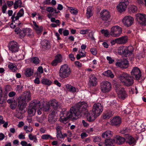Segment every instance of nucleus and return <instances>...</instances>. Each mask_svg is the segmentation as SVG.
Here are the masks:
<instances>
[{"mask_svg":"<svg viewBox=\"0 0 146 146\" xmlns=\"http://www.w3.org/2000/svg\"><path fill=\"white\" fill-rule=\"evenodd\" d=\"M104 75L108 77L113 78L114 77V75L112 73L111 70H108L105 71L103 73Z\"/></svg>","mask_w":146,"mask_h":146,"instance_id":"nucleus-35","label":"nucleus"},{"mask_svg":"<svg viewBox=\"0 0 146 146\" xmlns=\"http://www.w3.org/2000/svg\"><path fill=\"white\" fill-rule=\"evenodd\" d=\"M129 4V2L128 0H121L116 6L117 11L120 13L125 12Z\"/></svg>","mask_w":146,"mask_h":146,"instance_id":"nucleus-8","label":"nucleus"},{"mask_svg":"<svg viewBox=\"0 0 146 146\" xmlns=\"http://www.w3.org/2000/svg\"><path fill=\"white\" fill-rule=\"evenodd\" d=\"M103 107L100 103L95 104L93 106L92 112L95 115L99 116L103 111Z\"/></svg>","mask_w":146,"mask_h":146,"instance_id":"nucleus-7","label":"nucleus"},{"mask_svg":"<svg viewBox=\"0 0 146 146\" xmlns=\"http://www.w3.org/2000/svg\"><path fill=\"white\" fill-rule=\"evenodd\" d=\"M101 32L106 37H108L110 34L109 31L107 30L102 29L101 30Z\"/></svg>","mask_w":146,"mask_h":146,"instance_id":"nucleus-50","label":"nucleus"},{"mask_svg":"<svg viewBox=\"0 0 146 146\" xmlns=\"http://www.w3.org/2000/svg\"><path fill=\"white\" fill-rule=\"evenodd\" d=\"M115 140V143L118 144H122L125 141H126V139L121 136H119L117 137Z\"/></svg>","mask_w":146,"mask_h":146,"instance_id":"nucleus-31","label":"nucleus"},{"mask_svg":"<svg viewBox=\"0 0 146 146\" xmlns=\"http://www.w3.org/2000/svg\"><path fill=\"white\" fill-rule=\"evenodd\" d=\"M122 68H126L128 66L129 64L127 60L124 59L121 61Z\"/></svg>","mask_w":146,"mask_h":146,"instance_id":"nucleus-40","label":"nucleus"},{"mask_svg":"<svg viewBox=\"0 0 146 146\" xmlns=\"http://www.w3.org/2000/svg\"><path fill=\"white\" fill-rule=\"evenodd\" d=\"M112 116L111 114L110 113H107L103 115V118L105 119H108Z\"/></svg>","mask_w":146,"mask_h":146,"instance_id":"nucleus-54","label":"nucleus"},{"mask_svg":"<svg viewBox=\"0 0 146 146\" xmlns=\"http://www.w3.org/2000/svg\"><path fill=\"white\" fill-rule=\"evenodd\" d=\"M41 138L43 139H54V138L51 137L50 135L48 134H44L42 135L41 136Z\"/></svg>","mask_w":146,"mask_h":146,"instance_id":"nucleus-45","label":"nucleus"},{"mask_svg":"<svg viewBox=\"0 0 146 146\" xmlns=\"http://www.w3.org/2000/svg\"><path fill=\"white\" fill-rule=\"evenodd\" d=\"M66 88L68 91L72 93H75L76 92V89L75 87L68 84L66 85Z\"/></svg>","mask_w":146,"mask_h":146,"instance_id":"nucleus-29","label":"nucleus"},{"mask_svg":"<svg viewBox=\"0 0 146 146\" xmlns=\"http://www.w3.org/2000/svg\"><path fill=\"white\" fill-rule=\"evenodd\" d=\"M129 11L131 13H134L137 12V9L135 5H131L129 7Z\"/></svg>","mask_w":146,"mask_h":146,"instance_id":"nucleus-42","label":"nucleus"},{"mask_svg":"<svg viewBox=\"0 0 146 146\" xmlns=\"http://www.w3.org/2000/svg\"><path fill=\"white\" fill-rule=\"evenodd\" d=\"M41 82L43 84L48 86L52 84V82L50 80L46 78L42 79Z\"/></svg>","mask_w":146,"mask_h":146,"instance_id":"nucleus-37","label":"nucleus"},{"mask_svg":"<svg viewBox=\"0 0 146 146\" xmlns=\"http://www.w3.org/2000/svg\"><path fill=\"white\" fill-rule=\"evenodd\" d=\"M74 115L73 111H71V108L70 112L67 113L65 109H63L60 114V121L64 123L68 120L75 119V118L74 117Z\"/></svg>","mask_w":146,"mask_h":146,"instance_id":"nucleus-3","label":"nucleus"},{"mask_svg":"<svg viewBox=\"0 0 146 146\" xmlns=\"http://www.w3.org/2000/svg\"><path fill=\"white\" fill-rule=\"evenodd\" d=\"M25 29L26 35H27L28 36L30 37H32L33 36V33L31 29L29 28H25Z\"/></svg>","mask_w":146,"mask_h":146,"instance_id":"nucleus-33","label":"nucleus"},{"mask_svg":"<svg viewBox=\"0 0 146 146\" xmlns=\"http://www.w3.org/2000/svg\"><path fill=\"white\" fill-rule=\"evenodd\" d=\"M24 14V11L23 9H21L17 14L15 20H18L19 18L23 16Z\"/></svg>","mask_w":146,"mask_h":146,"instance_id":"nucleus-36","label":"nucleus"},{"mask_svg":"<svg viewBox=\"0 0 146 146\" xmlns=\"http://www.w3.org/2000/svg\"><path fill=\"white\" fill-rule=\"evenodd\" d=\"M25 31V28H24L22 30H21L19 33V34L20 35V37L21 38L24 37L26 35Z\"/></svg>","mask_w":146,"mask_h":146,"instance_id":"nucleus-52","label":"nucleus"},{"mask_svg":"<svg viewBox=\"0 0 146 146\" xmlns=\"http://www.w3.org/2000/svg\"><path fill=\"white\" fill-rule=\"evenodd\" d=\"M8 68L11 70L13 72H15L17 70V67L14 66L12 64H10L8 66Z\"/></svg>","mask_w":146,"mask_h":146,"instance_id":"nucleus-46","label":"nucleus"},{"mask_svg":"<svg viewBox=\"0 0 146 146\" xmlns=\"http://www.w3.org/2000/svg\"><path fill=\"white\" fill-rule=\"evenodd\" d=\"M134 22V18L130 16H126L122 20V22L123 25L127 27L131 26Z\"/></svg>","mask_w":146,"mask_h":146,"instance_id":"nucleus-13","label":"nucleus"},{"mask_svg":"<svg viewBox=\"0 0 146 146\" xmlns=\"http://www.w3.org/2000/svg\"><path fill=\"white\" fill-rule=\"evenodd\" d=\"M87 106L88 105L85 102H79L71 108V111H73L75 116H81L83 114H86Z\"/></svg>","mask_w":146,"mask_h":146,"instance_id":"nucleus-1","label":"nucleus"},{"mask_svg":"<svg viewBox=\"0 0 146 146\" xmlns=\"http://www.w3.org/2000/svg\"><path fill=\"white\" fill-rule=\"evenodd\" d=\"M100 18L103 21H107L110 19V13L106 10H103L100 13Z\"/></svg>","mask_w":146,"mask_h":146,"instance_id":"nucleus-15","label":"nucleus"},{"mask_svg":"<svg viewBox=\"0 0 146 146\" xmlns=\"http://www.w3.org/2000/svg\"><path fill=\"white\" fill-rule=\"evenodd\" d=\"M7 96H5V98H3L2 96L0 97V104H2L6 102Z\"/></svg>","mask_w":146,"mask_h":146,"instance_id":"nucleus-58","label":"nucleus"},{"mask_svg":"<svg viewBox=\"0 0 146 146\" xmlns=\"http://www.w3.org/2000/svg\"><path fill=\"white\" fill-rule=\"evenodd\" d=\"M56 137L58 139H60L63 137L61 131L56 132Z\"/></svg>","mask_w":146,"mask_h":146,"instance_id":"nucleus-56","label":"nucleus"},{"mask_svg":"<svg viewBox=\"0 0 146 146\" xmlns=\"http://www.w3.org/2000/svg\"><path fill=\"white\" fill-rule=\"evenodd\" d=\"M122 33L121 28L117 25L111 28L110 34L113 37H119Z\"/></svg>","mask_w":146,"mask_h":146,"instance_id":"nucleus-9","label":"nucleus"},{"mask_svg":"<svg viewBox=\"0 0 146 146\" xmlns=\"http://www.w3.org/2000/svg\"><path fill=\"white\" fill-rule=\"evenodd\" d=\"M70 11L72 14L76 15L78 13V11L76 9H74L73 7H68Z\"/></svg>","mask_w":146,"mask_h":146,"instance_id":"nucleus-47","label":"nucleus"},{"mask_svg":"<svg viewBox=\"0 0 146 146\" xmlns=\"http://www.w3.org/2000/svg\"><path fill=\"white\" fill-rule=\"evenodd\" d=\"M36 111L35 108L29 106V108L28 110V113L29 115L31 116H33L34 115Z\"/></svg>","mask_w":146,"mask_h":146,"instance_id":"nucleus-28","label":"nucleus"},{"mask_svg":"<svg viewBox=\"0 0 146 146\" xmlns=\"http://www.w3.org/2000/svg\"><path fill=\"white\" fill-rule=\"evenodd\" d=\"M121 122V118L119 117H115L111 120L110 123L111 125H112L119 126L120 125Z\"/></svg>","mask_w":146,"mask_h":146,"instance_id":"nucleus-17","label":"nucleus"},{"mask_svg":"<svg viewBox=\"0 0 146 146\" xmlns=\"http://www.w3.org/2000/svg\"><path fill=\"white\" fill-rule=\"evenodd\" d=\"M92 9V7L91 6H89L87 8L86 14L88 18H90L93 15Z\"/></svg>","mask_w":146,"mask_h":146,"instance_id":"nucleus-30","label":"nucleus"},{"mask_svg":"<svg viewBox=\"0 0 146 146\" xmlns=\"http://www.w3.org/2000/svg\"><path fill=\"white\" fill-rule=\"evenodd\" d=\"M97 79L94 74H91L89 77L88 85L90 86H95L97 85Z\"/></svg>","mask_w":146,"mask_h":146,"instance_id":"nucleus-16","label":"nucleus"},{"mask_svg":"<svg viewBox=\"0 0 146 146\" xmlns=\"http://www.w3.org/2000/svg\"><path fill=\"white\" fill-rule=\"evenodd\" d=\"M57 116L48 115V121L50 123L52 124L54 123L57 121Z\"/></svg>","mask_w":146,"mask_h":146,"instance_id":"nucleus-32","label":"nucleus"},{"mask_svg":"<svg viewBox=\"0 0 146 146\" xmlns=\"http://www.w3.org/2000/svg\"><path fill=\"white\" fill-rule=\"evenodd\" d=\"M58 63H60L62 61V56L60 54H58L55 57V59Z\"/></svg>","mask_w":146,"mask_h":146,"instance_id":"nucleus-48","label":"nucleus"},{"mask_svg":"<svg viewBox=\"0 0 146 146\" xmlns=\"http://www.w3.org/2000/svg\"><path fill=\"white\" fill-rule=\"evenodd\" d=\"M117 94L119 98L123 100L127 96L126 91L123 88H121L119 89Z\"/></svg>","mask_w":146,"mask_h":146,"instance_id":"nucleus-18","label":"nucleus"},{"mask_svg":"<svg viewBox=\"0 0 146 146\" xmlns=\"http://www.w3.org/2000/svg\"><path fill=\"white\" fill-rule=\"evenodd\" d=\"M50 113L49 115L54 116H57L56 115L57 111V109H52L50 111Z\"/></svg>","mask_w":146,"mask_h":146,"instance_id":"nucleus-44","label":"nucleus"},{"mask_svg":"<svg viewBox=\"0 0 146 146\" xmlns=\"http://www.w3.org/2000/svg\"><path fill=\"white\" fill-rule=\"evenodd\" d=\"M113 133L110 130H107L102 134V136L103 138L105 139H107L111 138L112 137Z\"/></svg>","mask_w":146,"mask_h":146,"instance_id":"nucleus-25","label":"nucleus"},{"mask_svg":"<svg viewBox=\"0 0 146 146\" xmlns=\"http://www.w3.org/2000/svg\"><path fill=\"white\" fill-rule=\"evenodd\" d=\"M119 78L122 84L126 86H130L134 82L133 78L127 73H123L119 76Z\"/></svg>","mask_w":146,"mask_h":146,"instance_id":"nucleus-2","label":"nucleus"},{"mask_svg":"<svg viewBox=\"0 0 146 146\" xmlns=\"http://www.w3.org/2000/svg\"><path fill=\"white\" fill-rule=\"evenodd\" d=\"M34 29L38 34L40 33L42 31V27H39L38 26V27H35Z\"/></svg>","mask_w":146,"mask_h":146,"instance_id":"nucleus-53","label":"nucleus"},{"mask_svg":"<svg viewBox=\"0 0 146 146\" xmlns=\"http://www.w3.org/2000/svg\"><path fill=\"white\" fill-rule=\"evenodd\" d=\"M59 63L56 60L54 59L52 61V62L51 63V64L52 66H56L57 64Z\"/></svg>","mask_w":146,"mask_h":146,"instance_id":"nucleus-61","label":"nucleus"},{"mask_svg":"<svg viewBox=\"0 0 146 146\" xmlns=\"http://www.w3.org/2000/svg\"><path fill=\"white\" fill-rule=\"evenodd\" d=\"M133 51V48L132 46H121L118 48V53L120 55H123L125 56L131 55Z\"/></svg>","mask_w":146,"mask_h":146,"instance_id":"nucleus-6","label":"nucleus"},{"mask_svg":"<svg viewBox=\"0 0 146 146\" xmlns=\"http://www.w3.org/2000/svg\"><path fill=\"white\" fill-rule=\"evenodd\" d=\"M20 144L22 146H32L30 143L28 144L26 141H21Z\"/></svg>","mask_w":146,"mask_h":146,"instance_id":"nucleus-59","label":"nucleus"},{"mask_svg":"<svg viewBox=\"0 0 146 146\" xmlns=\"http://www.w3.org/2000/svg\"><path fill=\"white\" fill-rule=\"evenodd\" d=\"M50 21L52 22L55 23L57 24L58 26H59L60 25V22L59 20L58 19L56 20L54 18L52 17L51 18Z\"/></svg>","mask_w":146,"mask_h":146,"instance_id":"nucleus-51","label":"nucleus"},{"mask_svg":"<svg viewBox=\"0 0 146 146\" xmlns=\"http://www.w3.org/2000/svg\"><path fill=\"white\" fill-rule=\"evenodd\" d=\"M126 142L129 145L133 146L135 145L136 141L132 137L128 135L126 137Z\"/></svg>","mask_w":146,"mask_h":146,"instance_id":"nucleus-19","label":"nucleus"},{"mask_svg":"<svg viewBox=\"0 0 146 146\" xmlns=\"http://www.w3.org/2000/svg\"><path fill=\"white\" fill-rule=\"evenodd\" d=\"M18 107L19 110L18 113L17 114V117L21 118V115L25 112V109L27 105L26 100L20 96L18 98Z\"/></svg>","mask_w":146,"mask_h":146,"instance_id":"nucleus-4","label":"nucleus"},{"mask_svg":"<svg viewBox=\"0 0 146 146\" xmlns=\"http://www.w3.org/2000/svg\"><path fill=\"white\" fill-rule=\"evenodd\" d=\"M100 86L101 91L104 93L109 92L111 88V84L107 81H102L100 83Z\"/></svg>","mask_w":146,"mask_h":146,"instance_id":"nucleus-10","label":"nucleus"},{"mask_svg":"<svg viewBox=\"0 0 146 146\" xmlns=\"http://www.w3.org/2000/svg\"><path fill=\"white\" fill-rule=\"evenodd\" d=\"M131 73L132 77L136 80H139L141 76L140 70L137 67L133 68L131 72Z\"/></svg>","mask_w":146,"mask_h":146,"instance_id":"nucleus-12","label":"nucleus"},{"mask_svg":"<svg viewBox=\"0 0 146 146\" xmlns=\"http://www.w3.org/2000/svg\"><path fill=\"white\" fill-rule=\"evenodd\" d=\"M22 4V1L21 0L18 1H15L14 4V8L15 9H17L19 6L20 7H22L21 5Z\"/></svg>","mask_w":146,"mask_h":146,"instance_id":"nucleus-39","label":"nucleus"},{"mask_svg":"<svg viewBox=\"0 0 146 146\" xmlns=\"http://www.w3.org/2000/svg\"><path fill=\"white\" fill-rule=\"evenodd\" d=\"M29 137L30 140L33 141L35 143L37 142V139L36 135H33L32 134H30L29 135Z\"/></svg>","mask_w":146,"mask_h":146,"instance_id":"nucleus-43","label":"nucleus"},{"mask_svg":"<svg viewBox=\"0 0 146 146\" xmlns=\"http://www.w3.org/2000/svg\"><path fill=\"white\" fill-rule=\"evenodd\" d=\"M136 19L140 25H146V15L143 14L138 13L136 15Z\"/></svg>","mask_w":146,"mask_h":146,"instance_id":"nucleus-14","label":"nucleus"},{"mask_svg":"<svg viewBox=\"0 0 146 146\" xmlns=\"http://www.w3.org/2000/svg\"><path fill=\"white\" fill-rule=\"evenodd\" d=\"M29 106L35 108L36 110L37 109L40 108L41 103L39 100H35L32 101Z\"/></svg>","mask_w":146,"mask_h":146,"instance_id":"nucleus-22","label":"nucleus"},{"mask_svg":"<svg viewBox=\"0 0 146 146\" xmlns=\"http://www.w3.org/2000/svg\"><path fill=\"white\" fill-rule=\"evenodd\" d=\"M97 117L94 114H93L92 112V114L88 113L86 116L87 120L90 122L94 121Z\"/></svg>","mask_w":146,"mask_h":146,"instance_id":"nucleus-26","label":"nucleus"},{"mask_svg":"<svg viewBox=\"0 0 146 146\" xmlns=\"http://www.w3.org/2000/svg\"><path fill=\"white\" fill-rule=\"evenodd\" d=\"M46 11H47L52 13L53 12H54V13H58L60 12L59 11H57V10L56 9H54L52 7H47L46 8Z\"/></svg>","mask_w":146,"mask_h":146,"instance_id":"nucleus-38","label":"nucleus"},{"mask_svg":"<svg viewBox=\"0 0 146 146\" xmlns=\"http://www.w3.org/2000/svg\"><path fill=\"white\" fill-rule=\"evenodd\" d=\"M20 97L26 100H27L28 101L31 100V95L30 91L24 92Z\"/></svg>","mask_w":146,"mask_h":146,"instance_id":"nucleus-21","label":"nucleus"},{"mask_svg":"<svg viewBox=\"0 0 146 146\" xmlns=\"http://www.w3.org/2000/svg\"><path fill=\"white\" fill-rule=\"evenodd\" d=\"M16 94V93L13 91H11L8 94V96L10 97H13L14 96H15Z\"/></svg>","mask_w":146,"mask_h":146,"instance_id":"nucleus-64","label":"nucleus"},{"mask_svg":"<svg viewBox=\"0 0 146 146\" xmlns=\"http://www.w3.org/2000/svg\"><path fill=\"white\" fill-rule=\"evenodd\" d=\"M107 60L109 61V63L110 64H112L114 62V60L111 58L110 56H107Z\"/></svg>","mask_w":146,"mask_h":146,"instance_id":"nucleus-63","label":"nucleus"},{"mask_svg":"<svg viewBox=\"0 0 146 146\" xmlns=\"http://www.w3.org/2000/svg\"><path fill=\"white\" fill-rule=\"evenodd\" d=\"M7 8V6L6 4L3 5L2 7V12L3 13H5Z\"/></svg>","mask_w":146,"mask_h":146,"instance_id":"nucleus-62","label":"nucleus"},{"mask_svg":"<svg viewBox=\"0 0 146 146\" xmlns=\"http://www.w3.org/2000/svg\"><path fill=\"white\" fill-rule=\"evenodd\" d=\"M19 46L18 44L14 40L10 41L8 44L9 50L12 53L18 52L19 50Z\"/></svg>","mask_w":146,"mask_h":146,"instance_id":"nucleus-11","label":"nucleus"},{"mask_svg":"<svg viewBox=\"0 0 146 146\" xmlns=\"http://www.w3.org/2000/svg\"><path fill=\"white\" fill-rule=\"evenodd\" d=\"M17 106V103L16 102L15 100H14V102L13 103L11 104L10 105V107L11 108L14 110L15 109Z\"/></svg>","mask_w":146,"mask_h":146,"instance_id":"nucleus-57","label":"nucleus"},{"mask_svg":"<svg viewBox=\"0 0 146 146\" xmlns=\"http://www.w3.org/2000/svg\"><path fill=\"white\" fill-rule=\"evenodd\" d=\"M71 73L70 68L67 64L62 65L59 71V76L62 79L68 77Z\"/></svg>","mask_w":146,"mask_h":146,"instance_id":"nucleus-5","label":"nucleus"},{"mask_svg":"<svg viewBox=\"0 0 146 146\" xmlns=\"http://www.w3.org/2000/svg\"><path fill=\"white\" fill-rule=\"evenodd\" d=\"M51 107L50 104H47L46 105L43 107V110L44 111L47 112L50 111L51 109Z\"/></svg>","mask_w":146,"mask_h":146,"instance_id":"nucleus-49","label":"nucleus"},{"mask_svg":"<svg viewBox=\"0 0 146 146\" xmlns=\"http://www.w3.org/2000/svg\"><path fill=\"white\" fill-rule=\"evenodd\" d=\"M90 51L94 55H96L97 54L96 49L94 48H91L90 50Z\"/></svg>","mask_w":146,"mask_h":146,"instance_id":"nucleus-60","label":"nucleus"},{"mask_svg":"<svg viewBox=\"0 0 146 146\" xmlns=\"http://www.w3.org/2000/svg\"><path fill=\"white\" fill-rule=\"evenodd\" d=\"M116 43L119 44H124L127 41V36H124L115 39Z\"/></svg>","mask_w":146,"mask_h":146,"instance_id":"nucleus-20","label":"nucleus"},{"mask_svg":"<svg viewBox=\"0 0 146 146\" xmlns=\"http://www.w3.org/2000/svg\"><path fill=\"white\" fill-rule=\"evenodd\" d=\"M33 71L31 69L27 68L26 69L25 73V75L27 77H29L33 75Z\"/></svg>","mask_w":146,"mask_h":146,"instance_id":"nucleus-34","label":"nucleus"},{"mask_svg":"<svg viewBox=\"0 0 146 146\" xmlns=\"http://www.w3.org/2000/svg\"><path fill=\"white\" fill-rule=\"evenodd\" d=\"M129 130L128 129L126 128L125 129H123L120 131V132L121 134H125V135H128Z\"/></svg>","mask_w":146,"mask_h":146,"instance_id":"nucleus-55","label":"nucleus"},{"mask_svg":"<svg viewBox=\"0 0 146 146\" xmlns=\"http://www.w3.org/2000/svg\"><path fill=\"white\" fill-rule=\"evenodd\" d=\"M31 62L35 64H38L39 62V60L37 57H33L30 59Z\"/></svg>","mask_w":146,"mask_h":146,"instance_id":"nucleus-41","label":"nucleus"},{"mask_svg":"<svg viewBox=\"0 0 146 146\" xmlns=\"http://www.w3.org/2000/svg\"><path fill=\"white\" fill-rule=\"evenodd\" d=\"M42 48L44 50H48L50 48L49 42L46 40H43L41 42Z\"/></svg>","mask_w":146,"mask_h":146,"instance_id":"nucleus-23","label":"nucleus"},{"mask_svg":"<svg viewBox=\"0 0 146 146\" xmlns=\"http://www.w3.org/2000/svg\"><path fill=\"white\" fill-rule=\"evenodd\" d=\"M49 103L51 107L52 108V109H57L59 105L56 100L54 99H53L50 100Z\"/></svg>","mask_w":146,"mask_h":146,"instance_id":"nucleus-24","label":"nucleus"},{"mask_svg":"<svg viewBox=\"0 0 146 146\" xmlns=\"http://www.w3.org/2000/svg\"><path fill=\"white\" fill-rule=\"evenodd\" d=\"M105 141L107 146H114V144L115 142V139L110 138L106 139Z\"/></svg>","mask_w":146,"mask_h":146,"instance_id":"nucleus-27","label":"nucleus"}]
</instances>
